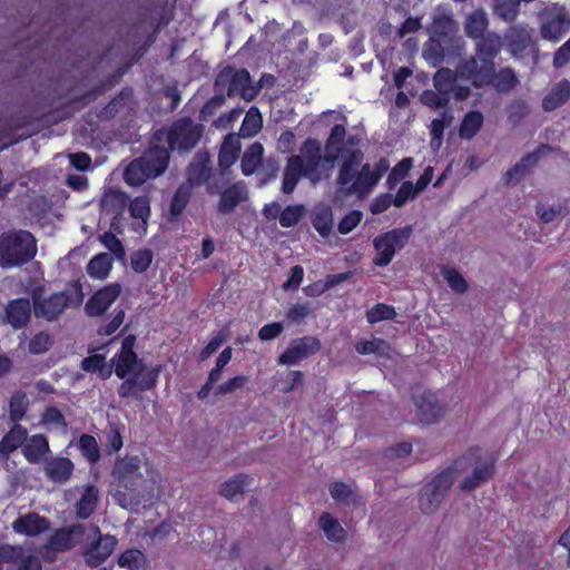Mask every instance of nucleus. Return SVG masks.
Here are the masks:
<instances>
[{
  "mask_svg": "<svg viewBox=\"0 0 570 570\" xmlns=\"http://www.w3.org/2000/svg\"><path fill=\"white\" fill-rule=\"evenodd\" d=\"M118 490L116 501L125 509L138 511L140 505L150 504L160 483L159 473L138 456L118 460L112 470Z\"/></svg>",
  "mask_w": 570,
  "mask_h": 570,
  "instance_id": "obj_1",
  "label": "nucleus"
},
{
  "mask_svg": "<svg viewBox=\"0 0 570 570\" xmlns=\"http://www.w3.org/2000/svg\"><path fill=\"white\" fill-rule=\"evenodd\" d=\"M135 336L129 335L122 340L120 352L111 358L115 374L124 380L118 387V395L122 399L140 397V393L153 389L158 379L159 368L147 367L134 352Z\"/></svg>",
  "mask_w": 570,
  "mask_h": 570,
  "instance_id": "obj_2",
  "label": "nucleus"
},
{
  "mask_svg": "<svg viewBox=\"0 0 570 570\" xmlns=\"http://www.w3.org/2000/svg\"><path fill=\"white\" fill-rule=\"evenodd\" d=\"M444 472L452 473L453 483L458 482L462 491H473L492 478L494 464L489 458L482 456L479 449H473Z\"/></svg>",
  "mask_w": 570,
  "mask_h": 570,
  "instance_id": "obj_3",
  "label": "nucleus"
},
{
  "mask_svg": "<svg viewBox=\"0 0 570 570\" xmlns=\"http://www.w3.org/2000/svg\"><path fill=\"white\" fill-rule=\"evenodd\" d=\"M169 154L165 147L153 146L140 158L132 160L125 169V180L138 186L148 178L161 175L168 165Z\"/></svg>",
  "mask_w": 570,
  "mask_h": 570,
  "instance_id": "obj_4",
  "label": "nucleus"
},
{
  "mask_svg": "<svg viewBox=\"0 0 570 570\" xmlns=\"http://www.w3.org/2000/svg\"><path fill=\"white\" fill-rule=\"evenodd\" d=\"M37 253L31 233L19 230L0 236V265L13 267L29 262Z\"/></svg>",
  "mask_w": 570,
  "mask_h": 570,
  "instance_id": "obj_5",
  "label": "nucleus"
},
{
  "mask_svg": "<svg viewBox=\"0 0 570 570\" xmlns=\"http://www.w3.org/2000/svg\"><path fill=\"white\" fill-rule=\"evenodd\" d=\"M338 161V176L336 179L340 189L346 195H365V190L356 189V183L363 163V153L357 147H345L341 153L335 154V161Z\"/></svg>",
  "mask_w": 570,
  "mask_h": 570,
  "instance_id": "obj_6",
  "label": "nucleus"
},
{
  "mask_svg": "<svg viewBox=\"0 0 570 570\" xmlns=\"http://www.w3.org/2000/svg\"><path fill=\"white\" fill-rule=\"evenodd\" d=\"M82 556L90 567L104 563L115 551L118 540L115 535L102 534L97 525L86 527Z\"/></svg>",
  "mask_w": 570,
  "mask_h": 570,
  "instance_id": "obj_7",
  "label": "nucleus"
},
{
  "mask_svg": "<svg viewBox=\"0 0 570 570\" xmlns=\"http://www.w3.org/2000/svg\"><path fill=\"white\" fill-rule=\"evenodd\" d=\"M302 157L304 158V177L312 184H317L323 179H328L335 164V156L328 157L325 151L321 156V147L316 140H307L304 145Z\"/></svg>",
  "mask_w": 570,
  "mask_h": 570,
  "instance_id": "obj_8",
  "label": "nucleus"
},
{
  "mask_svg": "<svg viewBox=\"0 0 570 570\" xmlns=\"http://www.w3.org/2000/svg\"><path fill=\"white\" fill-rule=\"evenodd\" d=\"M411 234L412 227L405 226L403 228H394L375 237L373 245L376 250V255L373 263L380 267L389 265L395 253L405 246Z\"/></svg>",
  "mask_w": 570,
  "mask_h": 570,
  "instance_id": "obj_9",
  "label": "nucleus"
},
{
  "mask_svg": "<svg viewBox=\"0 0 570 570\" xmlns=\"http://www.w3.org/2000/svg\"><path fill=\"white\" fill-rule=\"evenodd\" d=\"M452 484V473L444 471L426 483L419 495L421 512L428 515L436 512Z\"/></svg>",
  "mask_w": 570,
  "mask_h": 570,
  "instance_id": "obj_10",
  "label": "nucleus"
},
{
  "mask_svg": "<svg viewBox=\"0 0 570 570\" xmlns=\"http://www.w3.org/2000/svg\"><path fill=\"white\" fill-rule=\"evenodd\" d=\"M228 85L229 97L239 95L246 101L253 100L258 94V88L252 83L249 72L246 69L235 70L230 67L223 69L216 79L217 87Z\"/></svg>",
  "mask_w": 570,
  "mask_h": 570,
  "instance_id": "obj_11",
  "label": "nucleus"
},
{
  "mask_svg": "<svg viewBox=\"0 0 570 570\" xmlns=\"http://www.w3.org/2000/svg\"><path fill=\"white\" fill-rule=\"evenodd\" d=\"M570 31V13L564 7L553 4L541 13L540 35L544 40L558 42Z\"/></svg>",
  "mask_w": 570,
  "mask_h": 570,
  "instance_id": "obj_12",
  "label": "nucleus"
},
{
  "mask_svg": "<svg viewBox=\"0 0 570 570\" xmlns=\"http://www.w3.org/2000/svg\"><path fill=\"white\" fill-rule=\"evenodd\" d=\"M200 136V126L190 119H179L168 130L167 140L171 150L187 151L196 146Z\"/></svg>",
  "mask_w": 570,
  "mask_h": 570,
  "instance_id": "obj_13",
  "label": "nucleus"
},
{
  "mask_svg": "<svg viewBox=\"0 0 570 570\" xmlns=\"http://www.w3.org/2000/svg\"><path fill=\"white\" fill-rule=\"evenodd\" d=\"M494 61L473 56L460 63L456 69L458 77L470 80L476 88L492 82Z\"/></svg>",
  "mask_w": 570,
  "mask_h": 570,
  "instance_id": "obj_14",
  "label": "nucleus"
},
{
  "mask_svg": "<svg viewBox=\"0 0 570 570\" xmlns=\"http://www.w3.org/2000/svg\"><path fill=\"white\" fill-rule=\"evenodd\" d=\"M321 348L320 341L314 336H304L291 341L287 348L279 355L278 363L296 365L301 361L317 353Z\"/></svg>",
  "mask_w": 570,
  "mask_h": 570,
  "instance_id": "obj_15",
  "label": "nucleus"
},
{
  "mask_svg": "<svg viewBox=\"0 0 570 570\" xmlns=\"http://www.w3.org/2000/svg\"><path fill=\"white\" fill-rule=\"evenodd\" d=\"M69 296L65 293H55L47 297L33 295V313L38 318L49 322L57 320L68 307Z\"/></svg>",
  "mask_w": 570,
  "mask_h": 570,
  "instance_id": "obj_16",
  "label": "nucleus"
},
{
  "mask_svg": "<svg viewBox=\"0 0 570 570\" xmlns=\"http://www.w3.org/2000/svg\"><path fill=\"white\" fill-rule=\"evenodd\" d=\"M503 41L511 56L520 58L532 43L531 30L527 24H513L504 32Z\"/></svg>",
  "mask_w": 570,
  "mask_h": 570,
  "instance_id": "obj_17",
  "label": "nucleus"
},
{
  "mask_svg": "<svg viewBox=\"0 0 570 570\" xmlns=\"http://www.w3.org/2000/svg\"><path fill=\"white\" fill-rule=\"evenodd\" d=\"M0 561L17 563L18 570H41L39 559L21 546H1Z\"/></svg>",
  "mask_w": 570,
  "mask_h": 570,
  "instance_id": "obj_18",
  "label": "nucleus"
},
{
  "mask_svg": "<svg viewBox=\"0 0 570 570\" xmlns=\"http://www.w3.org/2000/svg\"><path fill=\"white\" fill-rule=\"evenodd\" d=\"M86 527L77 523L56 531L49 539L48 547L55 551H65L82 541Z\"/></svg>",
  "mask_w": 570,
  "mask_h": 570,
  "instance_id": "obj_19",
  "label": "nucleus"
},
{
  "mask_svg": "<svg viewBox=\"0 0 570 570\" xmlns=\"http://www.w3.org/2000/svg\"><path fill=\"white\" fill-rule=\"evenodd\" d=\"M415 404L417 409V417L424 424L438 422L445 412L444 406L440 404L435 394L431 392H425L420 397H416Z\"/></svg>",
  "mask_w": 570,
  "mask_h": 570,
  "instance_id": "obj_20",
  "label": "nucleus"
},
{
  "mask_svg": "<svg viewBox=\"0 0 570 570\" xmlns=\"http://www.w3.org/2000/svg\"><path fill=\"white\" fill-rule=\"evenodd\" d=\"M121 287L119 284L105 286L94 294L86 304V312L90 316H99L118 298Z\"/></svg>",
  "mask_w": 570,
  "mask_h": 570,
  "instance_id": "obj_21",
  "label": "nucleus"
},
{
  "mask_svg": "<svg viewBox=\"0 0 570 570\" xmlns=\"http://www.w3.org/2000/svg\"><path fill=\"white\" fill-rule=\"evenodd\" d=\"M79 498L75 503V513L79 519L90 518L99 502V490L94 484L78 487Z\"/></svg>",
  "mask_w": 570,
  "mask_h": 570,
  "instance_id": "obj_22",
  "label": "nucleus"
},
{
  "mask_svg": "<svg viewBox=\"0 0 570 570\" xmlns=\"http://www.w3.org/2000/svg\"><path fill=\"white\" fill-rule=\"evenodd\" d=\"M389 168L390 164L384 158L380 159L373 169L368 164H364L360 171L356 189L365 190V194H368L376 186L382 176L389 170Z\"/></svg>",
  "mask_w": 570,
  "mask_h": 570,
  "instance_id": "obj_23",
  "label": "nucleus"
},
{
  "mask_svg": "<svg viewBox=\"0 0 570 570\" xmlns=\"http://www.w3.org/2000/svg\"><path fill=\"white\" fill-rule=\"evenodd\" d=\"M31 315V304L28 298L10 301L6 307V320L16 330L27 325Z\"/></svg>",
  "mask_w": 570,
  "mask_h": 570,
  "instance_id": "obj_24",
  "label": "nucleus"
},
{
  "mask_svg": "<svg viewBox=\"0 0 570 570\" xmlns=\"http://www.w3.org/2000/svg\"><path fill=\"white\" fill-rule=\"evenodd\" d=\"M12 528L17 533L32 537L48 530L49 522L46 518L37 513H28L16 519L12 523Z\"/></svg>",
  "mask_w": 570,
  "mask_h": 570,
  "instance_id": "obj_25",
  "label": "nucleus"
},
{
  "mask_svg": "<svg viewBox=\"0 0 570 570\" xmlns=\"http://www.w3.org/2000/svg\"><path fill=\"white\" fill-rule=\"evenodd\" d=\"M302 176H304V158L299 155L291 156L284 168L282 191L292 194Z\"/></svg>",
  "mask_w": 570,
  "mask_h": 570,
  "instance_id": "obj_26",
  "label": "nucleus"
},
{
  "mask_svg": "<svg viewBox=\"0 0 570 570\" xmlns=\"http://www.w3.org/2000/svg\"><path fill=\"white\" fill-rule=\"evenodd\" d=\"M247 198V189L243 181H238L226 188L218 203V210L222 214L233 212L242 202Z\"/></svg>",
  "mask_w": 570,
  "mask_h": 570,
  "instance_id": "obj_27",
  "label": "nucleus"
},
{
  "mask_svg": "<svg viewBox=\"0 0 570 570\" xmlns=\"http://www.w3.org/2000/svg\"><path fill=\"white\" fill-rule=\"evenodd\" d=\"M73 471V463L68 458H53L45 464L46 475L56 483H66Z\"/></svg>",
  "mask_w": 570,
  "mask_h": 570,
  "instance_id": "obj_28",
  "label": "nucleus"
},
{
  "mask_svg": "<svg viewBox=\"0 0 570 570\" xmlns=\"http://www.w3.org/2000/svg\"><path fill=\"white\" fill-rule=\"evenodd\" d=\"M49 452V443L45 435L35 434L24 441L22 453L30 463H39Z\"/></svg>",
  "mask_w": 570,
  "mask_h": 570,
  "instance_id": "obj_29",
  "label": "nucleus"
},
{
  "mask_svg": "<svg viewBox=\"0 0 570 570\" xmlns=\"http://www.w3.org/2000/svg\"><path fill=\"white\" fill-rule=\"evenodd\" d=\"M475 41V56L494 61L501 50L502 38L495 32H488Z\"/></svg>",
  "mask_w": 570,
  "mask_h": 570,
  "instance_id": "obj_30",
  "label": "nucleus"
},
{
  "mask_svg": "<svg viewBox=\"0 0 570 570\" xmlns=\"http://www.w3.org/2000/svg\"><path fill=\"white\" fill-rule=\"evenodd\" d=\"M489 27V18L483 9H476L466 14L464 20V32L470 39H478L485 33Z\"/></svg>",
  "mask_w": 570,
  "mask_h": 570,
  "instance_id": "obj_31",
  "label": "nucleus"
},
{
  "mask_svg": "<svg viewBox=\"0 0 570 570\" xmlns=\"http://www.w3.org/2000/svg\"><path fill=\"white\" fill-rule=\"evenodd\" d=\"M240 153L239 137L236 134H229L225 137L219 155L218 164L222 170L228 169L235 164Z\"/></svg>",
  "mask_w": 570,
  "mask_h": 570,
  "instance_id": "obj_32",
  "label": "nucleus"
},
{
  "mask_svg": "<svg viewBox=\"0 0 570 570\" xmlns=\"http://www.w3.org/2000/svg\"><path fill=\"white\" fill-rule=\"evenodd\" d=\"M127 203L128 197L124 191L109 188L100 200V207L104 213L118 216L125 210Z\"/></svg>",
  "mask_w": 570,
  "mask_h": 570,
  "instance_id": "obj_33",
  "label": "nucleus"
},
{
  "mask_svg": "<svg viewBox=\"0 0 570 570\" xmlns=\"http://www.w3.org/2000/svg\"><path fill=\"white\" fill-rule=\"evenodd\" d=\"M112 256L108 253H99L95 255L87 264V274L98 281L106 279L112 269Z\"/></svg>",
  "mask_w": 570,
  "mask_h": 570,
  "instance_id": "obj_34",
  "label": "nucleus"
},
{
  "mask_svg": "<svg viewBox=\"0 0 570 570\" xmlns=\"http://www.w3.org/2000/svg\"><path fill=\"white\" fill-rule=\"evenodd\" d=\"M570 98V82L566 79L556 83L544 97L542 107L546 111H552L563 105Z\"/></svg>",
  "mask_w": 570,
  "mask_h": 570,
  "instance_id": "obj_35",
  "label": "nucleus"
},
{
  "mask_svg": "<svg viewBox=\"0 0 570 570\" xmlns=\"http://www.w3.org/2000/svg\"><path fill=\"white\" fill-rule=\"evenodd\" d=\"M345 127L343 125H335L330 134V137L325 145V151L328 153V157L335 156V154L341 153L345 147H356V141L354 137L344 141L345 138Z\"/></svg>",
  "mask_w": 570,
  "mask_h": 570,
  "instance_id": "obj_36",
  "label": "nucleus"
},
{
  "mask_svg": "<svg viewBox=\"0 0 570 570\" xmlns=\"http://www.w3.org/2000/svg\"><path fill=\"white\" fill-rule=\"evenodd\" d=\"M312 224L321 236L326 237L333 228V214L328 205L320 204L312 213Z\"/></svg>",
  "mask_w": 570,
  "mask_h": 570,
  "instance_id": "obj_37",
  "label": "nucleus"
},
{
  "mask_svg": "<svg viewBox=\"0 0 570 570\" xmlns=\"http://www.w3.org/2000/svg\"><path fill=\"white\" fill-rule=\"evenodd\" d=\"M318 525L332 542H343L346 538V531L342 524L330 513L325 512L320 517Z\"/></svg>",
  "mask_w": 570,
  "mask_h": 570,
  "instance_id": "obj_38",
  "label": "nucleus"
},
{
  "mask_svg": "<svg viewBox=\"0 0 570 570\" xmlns=\"http://www.w3.org/2000/svg\"><path fill=\"white\" fill-rule=\"evenodd\" d=\"M252 479L246 474H237L220 485L219 493L227 500L234 501L240 497L250 484Z\"/></svg>",
  "mask_w": 570,
  "mask_h": 570,
  "instance_id": "obj_39",
  "label": "nucleus"
},
{
  "mask_svg": "<svg viewBox=\"0 0 570 570\" xmlns=\"http://www.w3.org/2000/svg\"><path fill=\"white\" fill-rule=\"evenodd\" d=\"M27 440V429L16 424L0 441V453L8 455Z\"/></svg>",
  "mask_w": 570,
  "mask_h": 570,
  "instance_id": "obj_40",
  "label": "nucleus"
},
{
  "mask_svg": "<svg viewBox=\"0 0 570 570\" xmlns=\"http://www.w3.org/2000/svg\"><path fill=\"white\" fill-rule=\"evenodd\" d=\"M264 147L261 142H253L244 153L240 167L244 175L249 176L262 164Z\"/></svg>",
  "mask_w": 570,
  "mask_h": 570,
  "instance_id": "obj_41",
  "label": "nucleus"
},
{
  "mask_svg": "<svg viewBox=\"0 0 570 570\" xmlns=\"http://www.w3.org/2000/svg\"><path fill=\"white\" fill-rule=\"evenodd\" d=\"M81 368L88 373H98L102 380L109 379L112 374V365L107 364L106 357L101 354H92L83 358Z\"/></svg>",
  "mask_w": 570,
  "mask_h": 570,
  "instance_id": "obj_42",
  "label": "nucleus"
},
{
  "mask_svg": "<svg viewBox=\"0 0 570 570\" xmlns=\"http://www.w3.org/2000/svg\"><path fill=\"white\" fill-rule=\"evenodd\" d=\"M492 11L502 21L513 22L520 12V0H493Z\"/></svg>",
  "mask_w": 570,
  "mask_h": 570,
  "instance_id": "obj_43",
  "label": "nucleus"
},
{
  "mask_svg": "<svg viewBox=\"0 0 570 570\" xmlns=\"http://www.w3.org/2000/svg\"><path fill=\"white\" fill-rule=\"evenodd\" d=\"M263 127L262 115L256 107H250L245 115L238 137L249 138L255 136Z\"/></svg>",
  "mask_w": 570,
  "mask_h": 570,
  "instance_id": "obj_44",
  "label": "nucleus"
},
{
  "mask_svg": "<svg viewBox=\"0 0 570 570\" xmlns=\"http://www.w3.org/2000/svg\"><path fill=\"white\" fill-rule=\"evenodd\" d=\"M118 566L128 570H145L147 559L142 551L128 549L119 556Z\"/></svg>",
  "mask_w": 570,
  "mask_h": 570,
  "instance_id": "obj_45",
  "label": "nucleus"
},
{
  "mask_svg": "<svg viewBox=\"0 0 570 570\" xmlns=\"http://www.w3.org/2000/svg\"><path fill=\"white\" fill-rule=\"evenodd\" d=\"M483 120V115L480 111L468 112L460 125V137L463 139L473 138L482 127Z\"/></svg>",
  "mask_w": 570,
  "mask_h": 570,
  "instance_id": "obj_46",
  "label": "nucleus"
},
{
  "mask_svg": "<svg viewBox=\"0 0 570 570\" xmlns=\"http://www.w3.org/2000/svg\"><path fill=\"white\" fill-rule=\"evenodd\" d=\"M209 175L210 168L206 160L197 158L188 167V180L186 184L189 185L191 189L193 186L205 183L209 178Z\"/></svg>",
  "mask_w": 570,
  "mask_h": 570,
  "instance_id": "obj_47",
  "label": "nucleus"
},
{
  "mask_svg": "<svg viewBox=\"0 0 570 570\" xmlns=\"http://www.w3.org/2000/svg\"><path fill=\"white\" fill-rule=\"evenodd\" d=\"M495 89L500 92H509L518 85V78L512 68H503L499 72L493 71V78L491 82Z\"/></svg>",
  "mask_w": 570,
  "mask_h": 570,
  "instance_id": "obj_48",
  "label": "nucleus"
},
{
  "mask_svg": "<svg viewBox=\"0 0 570 570\" xmlns=\"http://www.w3.org/2000/svg\"><path fill=\"white\" fill-rule=\"evenodd\" d=\"M456 76L458 73L449 68L440 69L433 77V85L439 92L449 97L454 89Z\"/></svg>",
  "mask_w": 570,
  "mask_h": 570,
  "instance_id": "obj_49",
  "label": "nucleus"
},
{
  "mask_svg": "<svg viewBox=\"0 0 570 570\" xmlns=\"http://www.w3.org/2000/svg\"><path fill=\"white\" fill-rule=\"evenodd\" d=\"M549 150L548 146H541L533 153L528 154L524 156L515 166L507 173L509 179H511L513 176L523 174L529 168L533 167L538 160L540 159L541 155Z\"/></svg>",
  "mask_w": 570,
  "mask_h": 570,
  "instance_id": "obj_50",
  "label": "nucleus"
},
{
  "mask_svg": "<svg viewBox=\"0 0 570 570\" xmlns=\"http://www.w3.org/2000/svg\"><path fill=\"white\" fill-rule=\"evenodd\" d=\"M331 497L338 503L355 504L357 502V494L351 489L350 485L343 482H335L330 488Z\"/></svg>",
  "mask_w": 570,
  "mask_h": 570,
  "instance_id": "obj_51",
  "label": "nucleus"
},
{
  "mask_svg": "<svg viewBox=\"0 0 570 570\" xmlns=\"http://www.w3.org/2000/svg\"><path fill=\"white\" fill-rule=\"evenodd\" d=\"M191 195L190 186L187 184H181L176 190L171 203H170V215L171 217L179 216L185 209L186 205L189 202Z\"/></svg>",
  "mask_w": 570,
  "mask_h": 570,
  "instance_id": "obj_52",
  "label": "nucleus"
},
{
  "mask_svg": "<svg viewBox=\"0 0 570 570\" xmlns=\"http://www.w3.org/2000/svg\"><path fill=\"white\" fill-rule=\"evenodd\" d=\"M78 448L90 463H95L100 459L99 446L92 435H81L78 441Z\"/></svg>",
  "mask_w": 570,
  "mask_h": 570,
  "instance_id": "obj_53",
  "label": "nucleus"
},
{
  "mask_svg": "<svg viewBox=\"0 0 570 570\" xmlns=\"http://www.w3.org/2000/svg\"><path fill=\"white\" fill-rule=\"evenodd\" d=\"M441 275L455 293L463 294L466 292L468 283L455 268L445 266L441 269Z\"/></svg>",
  "mask_w": 570,
  "mask_h": 570,
  "instance_id": "obj_54",
  "label": "nucleus"
},
{
  "mask_svg": "<svg viewBox=\"0 0 570 570\" xmlns=\"http://www.w3.org/2000/svg\"><path fill=\"white\" fill-rule=\"evenodd\" d=\"M29 400L22 392H17L12 395L9 403V415L13 422L20 421L28 409Z\"/></svg>",
  "mask_w": 570,
  "mask_h": 570,
  "instance_id": "obj_55",
  "label": "nucleus"
},
{
  "mask_svg": "<svg viewBox=\"0 0 570 570\" xmlns=\"http://www.w3.org/2000/svg\"><path fill=\"white\" fill-rule=\"evenodd\" d=\"M305 213L303 205H291L284 208L281 213L279 224L282 227L295 226Z\"/></svg>",
  "mask_w": 570,
  "mask_h": 570,
  "instance_id": "obj_56",
  "label": "nucleus"
},
{
  "mask_svg": "<svg viewBox=\"0 0 570 570\" xmlns=\"http://www.w3.org/2000/svg\"><path fill=\"white\" fill-rule=\"evenodd\" d=\"M395 315L393 306L379 303L367 311L366 318L368 323L374 324L384 320H392Z\"/></svg>",
  "mask_w": 570,
  "mask_h": 570,
  "instance_id": "obj_57",
  "label": "nucleus"
},
{
  "mask_svg": "<svg viewBox=\"0 0 570 570\" xmlns=\"http://www.w3.org/2000/svg\"><path fill=\"white\" fill-rule=\"evenodd\" d=\"M389 348L387 343L382 338H373L371 341H360L355 345V350L361 355L383 354Z\"/></svg>",
  "mask_w": 570,
  "mask_h": 570,
  "instance_id": "obj_58",
  "label": "nucleus"
},
{
  "mask_svg": "<svg viewBox=\"0 0 570 570\" xmlns=\"http://www.w3.org/2000/svg\"><path fill=\"white\" fill-rule=\"evenodd\" d=\"M228 336H229V331L227 327L217 331L213 335L209 343L200 352V354H199L200 361H205L208 357H210L220 347V345L227 340Z\"/></svg>",
  "mask_w": 570,
  "mask_h": 570,
  "instance_id": "obj_59",
  "label": "nucleus"
},
{
  "mask_svg": "<svg viewBox=\"0 0 570 570\" xmlns=\"http://www.w3.org/2000/svg\"><path fill=\"white\" fill-rule=\"evenodd\" d=\"M153 262V252L149 249L137 250L131 254L130 265L137 273H144Z\"/></svg>",
  "mask_w": 570,
  "mask_h": 570,
  "instance_id": "obj_60",
  "label": "nucleus"
},
{
  "mask_svg": "<svg viewBox=\"0 0 570 570\" xmlns=\"http://www.w3.org/2000/svg\"><path fill=\"white\" fill-rule=\"evenodd\" d=\"M100 242L111 253V256L114 255L117 259L120 261L125 258V248L121 242L112 233H105L101 235Z\"/></svg>",
  "mask_w": 570,
  "mask_h": 570,
  "instance_id": "obj_61",
  "label": "nucleus"
},
{
  "mask_svg": "<svg viewBox=\"0 0 570 570\" xmlns=\"http://www.w3.org/2000/svg\"><path fill=\"white\" fill-rule=\"evenodd\" d=\"M129 212L134 218L146 222L150 214L149 200L147 197H136L129 204Z\"/></svg>",
  "mask_w": 570,
  "mask_h": 570,
  "instance_id": "obj_62",
  "label": "nucleus"
},
{
  "mask_svg": "<svg viewBox=\"0 0 570 570\" xmlns=\"http://www.w3.org/2000/svg\"><path fill=\"white\" fill-rule=\"evenodd\" d=\"M51 344L50 335L41 332L30 340L28 348L31 354H42L50 348Z\"/></svg>",
  "mask_w": 570,
  "mask_h": 570,
  "instance_id": "obj_63",
  "label": "nucleus"
},
{
  "mask_svg": "<svg viewBox=\"0 0 570 570\" xmlns=\"http://www.w3.org/2000/svg\"><path fill=\"white\" fill-rule=\"evenodd\" d=\"M421 101L425 106L432 107V108H442L445 107L449 102V97L444 94H441L436 90H424L421 95Z\"/></svg>",
  "mask_w": 570,
  "mask_h": 570,
  "instance_id": "obj_64",
  "label": "nucleus"
}]
</instances>
